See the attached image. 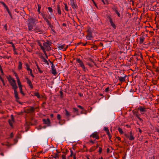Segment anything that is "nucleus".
I'll use <instances>...</instances> for the list:
<instances>
[{"label": "nucleus", "mask_w": 159, "mask_h": 159, "mask_svg": "<svg viewBox=\"0 0 159 159\" xmlns=\"http://www.w3.org/2000/svg\"><path fill=\"white\" fill-rule=\"evenodd\" d=\"M7 78L9 81L10 84L12 87V89L14 90L17 89L18 88L16 85V83L15 80L12 78L10 75L9 76H7Z\"/></svg>", "instance_id": "f257e3e1"}, {"label": "nucleus", "mask_w": 159, "mask_h": 159, "mask_svg": "<svg viewBox=\"0 0 159 159\" xmlns=\"http://www.w3.org/2000/svg\"><path fill=\"white\" fill-rule=\"evenodd\" d=\"M51 42L48 40H47L45 42H44L43 43V47L44 48V52H45V54L46 55V53L45 49L48 51L50 50L51 48L50 47V46L51 45Z\"/></svg>", "instance_id": "f03ea898"}, {"label": "nucleus", "mask_w": 159, "mask_h": 159, "mask_svg": "<svg viewBox=\"0 0 159 159\" xmlns=\"http://www.w3.org/2000/svg\"><path fill=\"white\" fill-rule=\"evenodd\" d=\"M77 62L79 63L80 66L81 67L84 71L86 72L87 70V69L85 66L84 63L80 59H77L76 60Z\"/></svg>", "instance_id": "7ed1b4c3"}, {"label": "nucleus", "mask_w": 159, "mask_h": 159, "mask_svg": "<svg viewBox=\"0 0 159 159\" xmlns=\"http://www.w3.org/2000/svg\"><path fill=\"white\" fill-rule=\"evenodd\" d=\"M50 62L52 64V66H51L52 72H51V73H52V74H53L54 75H56L57 74V73L56 70V69L55 67V66L53 64V63L51 61H50Z\"/></svg>", "instance_id": "20e7f679"}, {"label": "nucleus", "mask_w": 159, "mask_h": 159, "mask_svg": "<svg viewBox=\"0 0 159 159\" xmlns=\"http://www.w3.org/2000/svg\"><path fill=\"white\" fill-rule=\"evenodd\" d=\"M35 111V108L34 107H30V108L26 109L25 111V113H33Z\"/></svg>", "instance_id": "39448f33"}, {"label": "nucleus", "mask_w": 159, "mask_h": 159, "mask_svg": "<svg viewBox=\"0 0 159 159\" xmlns=\"http://www.w3.org/2000/svg\"><path fill=\"white\" fill-rule=\"evenodd\" d=\"M125 136L128 138L130 140H134L135 138L134 136V134H133L132 131H130L129 133V134H126Z\"/></svg>", "instance_id": "423d86ee"}, {"label": "nucleus", "mask_w": 159, "mask_h": 159, "mask_svg": "<svg viewBox=\"0 0 159 159\" xmlns=\"http://www.w3.org/2000/svg\"><path fill=\"white\" fill-rule=\"evenodd\" d=\"M111 8L113 11H114L115 13L119 17H120V15L119 12L118 11V7L115 5H113L111 7Z\"/></svg>", "instance_id": "0eeeda50"}, {"label": "nucleus", "mask_w": 159, "mask_h": 159, "mask_svg": "<svg viewBox=\"0 0 159 159\" xmlns=\"http://www.w3.org/2000/svg\"><path fill=\"white\" fill-rule=\"evenodd\" d=\"M25 79L26 80V83L30 86V88L32 89L33 88V86L31 80L28 78L27 76H25Z\"/></svg>", "instance_id": "6e6552de"}, {"label": "nucleus", "mask_w": 159, "mask_h": 159, "mask_svg": "<svg viewBox=\"0 0 159 159\" xmlns=\"http://www.w3.org/2000/svg\"><path fill=\"white\" fill-rule=\"evenodd\" d=\"M138 110L140 111L142 115H143L145 112L147 111V108L145 107H143L142 106H140L138 108Z\"/></svg>", "instance_id": "1a4fd4ad"}, {"label": "nucleus", "mask_w": 159, "mask_h": 159, "mask_svg": "<svg viewBox=\"0 0 159 159\" xmlns=\"http://www.w3.org/2000/svg\"><path fill=\"white\" fill-rule=\"evenodd\" d=\"M90 137H92L93 138H95L96 139H98L99 138V136L97 132H94L90 135Z\"/></svg>", "instance_id": "9d476101"}, {"label": "nucleus", "mask_w": 159, "mask_h": 159, "mask_svg": "<svg viewBox=\"0 0 159 159\" xmlns=\"http://www.w3.org/2000/svg\"><path fill=\"white\" fill-rule=\"evenodd\" d=\"M68 45L66 47L65 44H60L59 46V48L60 49H62L63 51H66L68 47Z\"/></svg>", "instance_id": "9b49d317"}, {"label": "nucleus", "mask_w": 159, "mask_h": 159, "mask_svg": "<svg viewBox=\"0 0 159 159\" xmlns=\"http://www.w3.org/2000/svg\"><path fill=\"white\" fill-rule=\"evenodd\" d=\"M43 121L44 124L47 125L48 126L50 125V121L49 119L48 118L47 119H44L43 120Z\"/></svg>", "instance_id": "f8f14e48"}, {"label": "nucleus", "mask_w": 159, "mask_h": 159, "mask_svg": "<svg viewBox=\"0 0 159 159\" xmlns=\"http://www.w3.org/2000/svg\"><path fill=\"white\" fill-rule=\"evenodd\" d=\"M34 31L35 32L38 33L40 34H42L43 32V30L39 28L38 27H36L35 29H34Z\"/></svg>", "instance_id": "ddd939ff"}, {"label": "nucleus", "mask_w": 159, "mask_h": 159, "mask_svg": "<svg viewBox=\"0 0 159 159\" xmlns=\"http://www.w3.org/2000/svg\"><path fill=\"white\" fill-rule=\"evenodd\" d=\"M126 77V75L124 77L118 76V79L119 81L121 83L125 81V79Z\"/></svg>", "instance_id": "4468645a"}, {"label": "nucleus", "mask_w": 159, "mask_h": 159, "mask_svg": "<svg viewBox=\"0 0 159 159\" xmlns=\"http://www.w3.org/2000/svg\"><path fill=\"white\" fill-rule=\"evenodd\" d=\"M15 97L16 100L19 99V98L18 96V93L17 91V89L14 90Z\"/></svg>", "instance_id": "2eb2a0df"}, {"label": "nucleus", "mask_w": 159, "mask_h": 159, "mask_svg": "<svg viewBox=\"0 0 159 159\" xmlns=\"http://www.w3.org/2000/svg\"><path fill=\"white\" fill-rule=\"evenodd\" d=\"M11 120H9V123L10 126H12L13 125V123L14 121V117L13 115H11Z\"/></svg>", "instance_id": "dca6fc26"}, {"label": "nucleus", "mask_w": 159, "mask_h": 159, "mask_svg": "<svg viewBox=\"0 0 159 159\" xmlns=\"http://www.w3.org/2000/svg\"><path fill=\"white\" fill-rule=\"evenodd\" d=\"M70 4L72 8L74 9L77 8V6L74 3V2H70Z\"/></svg>", "instance_id": "f3484780"}, {"label": "nucleus", "mask_w": 159, "mask_h": 159, "mask_svg": "<svg viewBox=\"0 0 159 159\" xmlns=\"http://www.w3.org/2000/svg\"><path fill=\"white\" fill-rule=\"evenodd\" d=\"M88 31L89 32V33L87 36V38L89 40L92 37V34L90 31L88 30Z\"/></svg>", "instance_id": "a211bd4d"}, {"label": "nucleus", "mask_w": 159, "mask_h": 159, "mask_svg": "<svg viewBox=\"0 0 159 159\" xmlns=\"http://www.w3.org/2000/svg\"><path fill=\"white\" fill-rule=\"evenodd\" d=\"M65 115L67 117V118H68L70 115V113L66 109H65Z\"/></svg>", "instance_id": "6ab92c4d"}, {"label": "nucleus", "mask_w": 159, "mask_h": 159, "mask_svg": "<svg viewBox=\"0 0 159 159\" xmlns=\"http://www.w3.org/2000/svg\"><path fill=\"white\" fill-rule=\"evenodd\" d=\"M133 114L137 118L140 116V114H139L138 112L137 111H132Z\"/></svg>", "instance_id": "aec40b11"}, {"label": "nucleus", "mask_w": 159, "mask_h": 159, "mask_svg": "<svg viewBox=\"0 0 159 159\" xmlns=\"http://www.w3.org/2000/svg\"><path fill=\"white\" fill-rule=\"evenodd\" d=\"M28 29L29 31H33V26L30 23H29L28 24Z\"/></svg>", "instance_id": "412c9836"}, {"label": "nucleus", "mask_w": 159, "mask_h": 159, "mask_svg": "<svg viewBox=\"0 0 159 159\" xmlns=\"http://www.w3.org/2000/svg\"><path fill=\"white\" fill-rule=\"evenodd\" d=\"M107 18L109 20V21H110L111 24L114 23L112 19L111 18V16L110 15L107 16Z\"/></svg>", "instance_id": "4be33fe9"}, {"label": "nucleus", "mask_w": 159, "mask_h": 159, "mask_svg": "<svg viewBox=\"0 0 159 159\" xmlns=\"http://www.w3.org/2000/svg\"><path fill=\"white\" fill-rule=\"evenodd\" d=\"M57 119L59 120L58 123L60 125H62L63 124L61 123L60 120H61V116L59 114H58L57 116Z\"/></svg>", "instance_id": "5701e85b"}, {"label": "nucleus", "mask_w": 159, "mask_h": 159, "mask_svg": "<svg viewBox=\"0 0 159 159\" xmlns=\"http://www.w3.org/2000/svg\"><path fill=\"white\" fill-rule=\"evenodd\" d=\"M144 37L143 36H141L139 38V42L140 43H143L144 41Z\"/></svg>", "instance_id": "b1692460"}, {"label": "nucleus", "mask_w": 159, "mask_h": 159, "mask_svg": "<svg viewBox=\"0 0 159 159\" xmlns=\"http://www.w3.org/2000/svg\"><path fill=\"white\" fill-rule=\"evenodd\" d=\"M29 23H34L35 22V20L33 18H30L28 20Z\"/></svg>", "instance_id": "393cba45"}, {"label": "nucleus", "mask_w": 159, "mask_h": 159, "mask_svg": "<svg viewBox=\"0 0 159 159\" xmlns=\"http://www.w3.org/2000/svg\"><path fill=\"white\" fill-rule=\"evenodd\" d=\"M38 44L39 46H40L41 49L43 50V52H44V47L42 45L41 43H40L39 42H38Z\"/></svg>", "instance_id": "a878e982"}, {"label": "nucleus", "mask_w": 159, "mask_h": 159, "mask_svg": "<svg viewBox=\"0 0 159 159\" xmlns=\"http://www.w3.org/2000/svg\"><path fill=\"white\" fill-rule=\"evenodd\" d=\"M57 12L59 15L61 14V11L59 5H58L57 7Z\"/></svg>", "instance_id": "bb28decb"}, {"label": "nucleus", "mask_w": 159, "mask_h": 159, "mask_svg": "<svg viewBox=\"0 0 159 159\" xmlns=\"http://www.w3.org/2000/svg\"><path fill=\"white\" fill-rule=\"evenodd\" d=\"M34 95L37 97L38 98H40V95L38 92H35L34 93Z\"/></svg>", "instance_id": "cd10ccee"}, {"label": "nucleus", "mask_w": 159, "mask_h": 159, "mask_svg": "<svg viewBox=\"0 0 159 159\" xmlns=\"http://www.w3.org/2000/svg\"><path fill=\"white\" fill-rule=\"evenodd\" d=\"M18 68L19 70H21L22 68V63L20 61L19 62Z\"/></svg>", "instance_id": "c85d7f7f"}, {"label": "nucleus", "mask_w": 159, "mask_h": 159, "mask_svg": "<svg viewBox=\"0 0 159 159\" xmlns=\"http://www.w3.org/2000/svg\"><path fill=\"white\" fill-rule=\"evenodd\" d=\"M17 82L19 88H20L22 87L21 82L20 81V79H18L17 80Z\"/></svg>", "instance_id": "c756f323"}, {"label": "nucleus", "mask_w": 159, "mask_h": 159, "mask_svg": "<svg viewBox=\"0 0 159 159\" xmlns=\"http://www.w3.org/2000/svg\"><path fill=\"white\" fill-rule=\"evenodd\" d=\"M36 66H37V69H38V71H39V72L40 73H42L43 72V71L42 70H41L40 69V68H39L38 65L37 64H36Z\"/></svg>", "instance_id": "7c9ffc66"}, {"label": "nucleus", "mask_w": 159, "mask_h": 159, "mask_svg": "<svg viewBox=\"0 0 159 159\" xmlns=\"http://www.w3.org/2000/svg\"><path fill=\"white\" fill-rule=\"evenodd\" d=\"M56 151L57 152V153L55 154V156L53 157L54 158H59V155L58 154L59 153V152H58L57 150H56Z\"/></svg>", "instance_id": "2f4dec72"}, {"label": "nucleus", "mask_w": 159, "mask_h": 159, "mask_svg": "<svg viewBox=\"0 0 159 159\" xmlns=\"http://www.w3.org/2000/svg\"><path fill=\"white\" fill-rule=\"evenodd\" d=\"M25 66H26V69L28 70H30L31 69L30 68V66L29 65L28 63L25 64Z\"/></svg>", "instance_id": "473e14b6"}, {"label": "nucleus", "mask_w": 159, "mask_h": 159, "mask_svg": "<svg viewBox=\"0 0 159 159\" xmlns=\"http://www.w3.org/2000/svg\"><path fill=\"white\" fill-rule=\"evenodd\" d=\"M19 89H20V93L22 94L23 95H25V93H24L23 92V91H22V87H20V88H19Z\"/></svg>", "instance_id": "72a5a7b5"}, {"label": "nucleus", "mask_w": 159, "mask_h": 159, "mask_svg": "<svg viewBox=\"0 0 159 159\" xmlns=\"http://www.w3.org/2000/svg\"><path fill=\"white\" fill-rule=\"evenodd\" d=\"M118 129L119 132L120 134H123V132L122 131V129L121 128H120V127H119V128H118Z\"/></svg>", "instance_id": "f704fd0d"}, {"label": "nucleus", "mask_w": 159, "mask_h": 159, "mask_svg": "<svg viewBox=\"0 0 159 159\" xmlns=\"http://www.w3.org/2000/svg\"><path fill=\"white\" fill-rule=\"evenodd\" d=\"M98 144L97 143V146L96 147L94 146L92 148H91V149H92V151L95 150V149L97 148L98 147Z\"/></svg>", "instance_id": "c9c22d12"}, {"label": "nucleus", "mask_w": 159, "mask_h": 159, "mask_svg": "<svg viewBox=\"0 0 159 159\" xmlns=\"http://www.w3.org/2000/svg\"><path fill=\"white\" fill-rule=\"evenodd\" d=\"M41 6L40 5L38 4V11L39 13L40 12Z\"/></svg>", "instance_id": "e433bc0d"}, {"label": "nucleus", "mask_w": 159, "mask_h": 159, "mask_svg": "<svg viewBox=\"0 0 159 159\" xmlns=\"http://www.w3.org/2000/svg\"><path fill=\"white\" fill-rule=\"evenodd\" d=\"M102 2H103L104 4H108V2L107 0H101Z\"/></svg>", "instance_id": "4c0bfd02"}, {"label": "nucleus", "mask_w": 159, "mask_h": 159, "mask_svg": "<svg viewBox=\"0 0 159 159\" xmlns=\"http://www.w3.org/2000/svg\"><path fill=\"white\" fill-rule=\"evenodd\" d=\"M64 5H65V10L67 11H68L69 10L68 9V7L67 6V4L66 3H64Z\"/></svg>", "instance_id": "58836bf2"}, {"label": "nucleus", "mask_w": 159, "mask_h": 159, "mask_svg": "<svg viewBox=\"0 0 159 159\" xmlns=\"http://www.w3.org/2000/svg\"><path fill=\"white\" fill-rule=\"evenodd\" d=\"M1 3L4 6V7H5L6 8H8L7 6V5L3 2H1Z\"/></svg>", "instance_id": "ea45409f"}, {"label": "nucleus", "mask_w": 159, "mask_h": 159, "mask_svg": "<svg viewBox=\"0 0 159 159\" xmlns=\"http://www.w3.org/2000/svg\"><path fill=\"white\" fill-rule=\"evenodd\" d=\"M42 58L43 59V62H44L45 63H47V64H48V62L47 60L45 58H44L43 57H42Z\"/></svg>", "instance_id": "a19ab883"}, {"label": "nucleus", "mask_w": 159, "mask_h": 159, "mask_svg": "<svg viewBox=\"0 0 159 159\" xmlns=\"http://www.w3.org/2000/svg\"><path fill=\"white\" fill-rule=\"evenodd\" d=\"M111 26L114 29H116V26L115 25L114 23H111Z\"/></svg>", "instance_id": "79ce46f5"}, {"label": "nucleus", "mask_w": 159, "mask_h": 159, "mask_svg": "<svg viewBox=\"0 0 159 159\" xmlns=\"http://www.w3.org/2000/svg\"><path fill=\"white\" fill-rule=\"evenodd\" d=\"M14 75H15V76L16 77L17 80L19 79V78L18 76V75L15 72Z\"/></svg>", "instance_id": "37998d69"}, {"label": "nucleus", "mask_w": 159, "mask_h": 159, "mask_svg": "<svg viewBox=\"0 0 159 159\" xmlns=\"http://www.w3.org/2000/svg\"><path fill=\"white\" fill-rule=\"evenodd\" d=\"M48 9L49 11L51 12L52 11V9L51 7H48Z\"/></svg>", "instance_id": "c03bdc74"}, {"label": "nucleus", "mask_w": 159, "mask_h": 159, "mask_svg": "<svg viewBox=\"0 0 159 159\" xmlns=\"http://www.w3.org/2000/svg\"><path fill=\"white\" fill-rule=\"evenodd\" d=\"M62 159H66V156L65 155L63 154L62 155Z\"/></svg>", "instance_id": "a18cd8bd"}, {"label": "nucleus", "mask_w": 159, "mask_h": 159, "mask_svg": "<svg viewBox=\"0 0 159 159\" xmlns=\"http://www.w3.org/2000/svg\"><path fill=\"white\" fill-rule=\"evenodd\" d=\"M11 145V144H9L8 143H5V145L7 146H9Z\"/></svg>", "instance_id": "49530a36"}, {"label": "nucleus", "mask_w": 159, "mask_h": 159, "mask_svg": "<svg viewBox=\"0 0 159 159\" xmlns=\"http://www.w3.org/2000/svg\"><path fill=\"white\" fill-rule=\"evenodd\" d=\"M45 21L47 22V23L48 25H50V23H51L48 20V19L46 20Z\"/></svg>", "instance_id": "de8ad7c7"}, {"label": "nucleus", "mask_w": 159, "mask_h": 159, "mask_svg": "<svg viewBox=\"0 0 159 159\" xmlns=\"http://www.w3.org/2000/svg\"><path fill=\"white\" fill-rule=\"evenodd\" d=\"M99 152L100 153H101V152H102V148H101V147H99Z\"/></svg>", "instance_id": "09e8293b"}, {"label": "nucleus", "mask_w": 159, "mask_h": 159, "mask_svg": "<svg viewBox=\"0 0 159 159\" xmlns=\"http://www.w3.org/2000/svg\"><path fill=\"white\" fill-rule=\"evenodd\" d=\"M78 107L81 109L83 110L84 109V108L81 106L80 105L77 106Z\"/></svg>", "instance_id": "8fccbe9b"}, {"label": "nucleus", "mask_w": 159, "mask_h": 159, "mask_svg": "<svg viewBox=\"0 0 159 159\" xmlns=\"http://www.w3.org/2000/svg\"><path fill=\"white\" fill-rule=\"evenodd\" d=\"M104 130L107 132V131H108L109 130V129H108V128L105 127L104 128Z\"/></svg>", "instance_id": "3c124183"}, {"label": "nucleus", "mask_w": 159, "mask_h": 159, "mask_svg": "<svg viewBox=\"0 0 159 159\" xmlns=\"http://www.w3.org/2000/svg\"><path fill=\"white\" fill-rule=\"evenodd\" d=\"M12 47L13 48V51L16 50V49L15 47L14 44H13L12 45Z\"/></svg>", "instance_id": "603ef678"}, {"label": "nucleus", "mask_w": 159, "mask_h": 159, "mask_svg": "<svg viewBox=\"0 0 159 159\" xmlns=\"http://www.w3.org/2000/svg\"><path fill=\"white\" fill-rule=\"evenodd\" d=\"M109 87H108L106 89H105V92H107L109 91Z\"/></svg>", "instance_id": "864d4df0"}, {"label": "nucleus", "mask_w": 159, "mask_h": 159, "mask_svg": "<svg viewBox=\"0 0 159 159\" xmlns=\"http://www.w3.org/2000/svg\"><path fill=\"white\" fill-rule=\"evenodd\" d=\"M137 118L141 122L143 121L142 119L140 117V116L138 117Z\"/></svg>", "instance_id": "5fc2aeb1"}, {"label": "nucleus", "mask_w": 159, "mask_h": 159, "mask_svg": "<svg viewBox=\"0 0 159 159\" xmlns=\"http://www.w3.org/2000/svg\"><path fill=\"white\" fill-rule=\"evenodd\" d=\"M73 110H74V111H77V112H78V109L76 108H73Z\"/></svg>", "instance_id": "6e6d98bb"}, {"label": "nucleus", "mask_w": 159, "mask_h": 159, "mask_svg": "<svg viewBox=\"0 0 159 159\" xmlns=\"http://www.w3.org/2000/svg\"><path fill=\"white\" fill-rule=\"evenodd\" d=\"M108 136H109V139L111 141V142H112L111 140V135H108Z\"/></svg>", "instance_id": "4d7b16f0"}, {"label": "nucleus", "mask_w": 159, "mask_h": 159, "mask_svg": "<svg viewBox=\"0 0 159 159\" xmlns=\"http://www.w3.org/2000/svg\"><path fill=\"white\" fill-rule=\"evenodd\" d=\"M87 64L90 67H92L93 66L92 64L89 62L87 63Z\"/></svg>", "instance_id": "13d9d810"}, {"label": "nucleus", "mask_w": 159, "mask_h": 159, "mask_svg": "<svg viewBox=\"0 0 159 159\" xmlns=\"http://www.w3.org/2000/svg\"><path fill=\"white\" fill-rule=\"evenodd\" d=\"M49 27L51 29H52V28L53 27V26L51 25V23H50V25H48Z\"/></svg>", "instance_id": "bf43d9fd"}, {"label": "nucleus", "mask_w": 159, "mask_h": 159, "mask_svg": "<svg viewBox=\"0 0 159 159\" xmlns=\"http://www.w3.org/2000/svg\"><path fill=\"white\" fill-rule=\"evenodd\" d=\"M60 93L61 95V96L62 97V95H63V92L62 91H61L60 92Z\"/></svg>", "instance_id": "052dcab7"}, {"label": "nucleus", "mask_w": 159, "mask_h": 159, "mask_svg": "<svg viewBox=\"0 0 159 159\" xmlns=\"http://www.w3.org/2000/svg\"><path fill=\"white\" fill-rule=\"evenodd\" d=\"M0 70L2 74H4V73L2 68L1 69H0Z\"/></svg>", "instance_id": "680f3d73"}, {"label": "nucleus", "mask_w": 159, "mask_h": 159, "mask_svg": "<svg viewBox=\"0 0 159 159\" xmlns=\"http://www.w3.org/2000/svg\"><path fill=\"white\" fill-rule=\"evenodd\" d=\"M116 139L119 141H120L121 140V138L120 137H116Z\"/></svg>", "instance_id": "e2e57ef3"}, {"label": "nucleus", "mask_w": 159, "mask_h": 159, "mask_svg": "<svg viewBox=\"0 0 159 159\" xmlns=\"http://www.w3.org/2000/svg\"><path fill=\"white\" fill-rule=\"evenodd\" d=\"M29 71H30V75H31V74H32V69H31V70H29Z\"/></svg>", "instance_id": "0e129e2a"}, {"label": "nucleus", "mask_w": 159, "mask_h": 159, "mask_svg": "<svg viewBox=\"0 0 159 159\" xmlns=\"http://www.w3.org/2000/svg\"><path fill=\"white\" fill-rule=\"evenodd\" d=\"M90 143H92V144H94V142L92 140H90Z\"/></svg>", "instance_id": "69168bd1"}, {"label": "nucleus", "mask_w": 159, "mask_h": 159, "mask_svg": "<svg viewBox=\"0 0 159 159\" xmlns=\"http://www.w3.org/2000/svg\"><path fill=\"white\" fill-rule=\"evenodd\" d=\"M106 132H107V134L108 135H110V132H109V130L108 131H107Z\"/></svg>", "instance_id": "338daca9"}, {"label": "nucleus", "mask_w": 159, "mask_h": 159, "mask_svg": "<svg viewBox=\"0 0 159 159\" xmlns=\"http://www.w3.org/2000/svg\"><path fill=\"white\" fill-rule=\"evenodd\" d=\"M74 159H76L75 154H74L73 155Z\"/></svg>", "instance_id": "774afa93"}]
</instances>
